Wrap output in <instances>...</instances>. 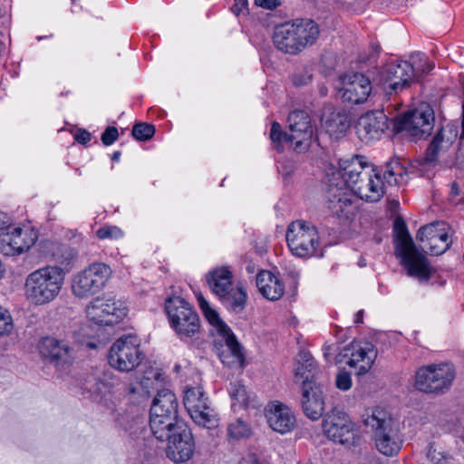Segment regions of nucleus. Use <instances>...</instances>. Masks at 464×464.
Listing matches in <instances>:
<instances>
[{
	"label": "nucleus",
	"mask_w": 464,
	"mask_h": 464,
	"mask_svg": "<svg viewBox=\"0 0 464 464\" xmlns=\"http://www.w3.org/2000/svg\"><path fill=\"white\" fill-rule=\"evenodd\" d=\"M351 350V357L347 364L350 367L357 368V374L367 372L372 368L377 356L373 344L371 343H364L362 344L353 343Z\"/></svg>",
	"instance_id": "28"
},
{
	"label": "nucleus",
	"mask_w": 464,
	"mask_h": 464,
	"mask_svg": "<svg viewBox=\"0 0 464 464\" xmlns=\"http://www.w3.org/2000/svg\"><path fill=\"white\" fill-rule=\"evenodd\" d=\"M449 230L450 227L445 222L435 221L422 226L417 232L416 239L430 255L439 256L449 249L452 243Z\"/></svg>",
	"instance_id": "17"
},
{
	"label": "nucleus",
	"mask_w": 464,
	"mask_h": 464,
	"mask_svg": "<svg viewBox=\"0 0 464 464\" xmlns=\"http://www.w3.org/2000/svg\"><path fill=\"white\" fill-rule=\"evenodd\" d=\"M155 126L150 123L139 122L134 124L131 134L137 140H148L155 134Z\"/></svg>",
	"instance_id": "41"
},
{
	"label": "nucleus",
	"mask_w": 464,
	"mask_h": 464,
	"mask_svg": "<svg viewBox=\"0 0 464 464\" xmlns=\"http://www.w3.org/2000/svg\"><path fill=\"white\" fill-rule=\"evenodd\" d=\"M38 237V230L31 224L8 227L0 233V252L7 256H19L34 246Z\"/></svg>",
	"instance_id": "14"
},
{
	"label": "nucleus",
	"mask_w": 464,
	"mask_h": 464,
	"mask_svg": "<svg viewBox=\"0 0 464 464\" xmlns=\"http://www.w3.org/2000/svg\"><path fill=\"white\" fill-rule=\"evenodd\" d=\"M234 1L235 3L230 8L234 14L239 15L240 14H244L247 11L248 2H244L242 0Z\"/></svg>",
	"instance_id": "51"
},
{
	"label": "nucleus",
	"mask_w": 464,
	"mask_h": 464,
	"mask_svg": "<svg viewBox=\"0 0 464 464\" xmlns=\"http://www.w3.org/2000/svg\"><path fill=\"white\" fill-rule=\"evenodd\" d=\"M256 286L260 294L271 301L279 300L285 293L284 283L270 271L262 270L256 276Z\"/></svg>",
	"instance_id": "30"
},
{
	"label": "nucleus",
	"mask_w": 464,
	"mask_h": 464,
	"mask_svg": "<svg viewBox=\"0 0 464 464\" xmlns=\"http://www.w3.org/2000/svg\"><path fill=\"white\" fill-rule=\"evenodd\" d=\"M462 108H463V111H462V119H461V128H462V132L460 134V140H463L464 139V104L462 105Z\"/></svg>",
	"instance_id": "57"
},
{
	"label": "nucleus",
	"mask_w": 464,
	"mask_h": 464,
	"mask_svg": "<svg viewBox=\"0 0 464 464\" xmlns=\"http://www.w3.org/2000/svg\"><path fill=\"white\" fill-rule=\"evenodd\" d=\"M52 251L53 260L63 266H71L78 256V252L75 248L58 243L52 244Z\"/></svg>",
	"instance_id": "35"
},
{
	"label": "nucleus",
	"mask_w": 464,
	"mask_h": 464,
	"mask_svg": "<svg viewBox=\"0 0 464 464\" xmlns=\"http://www.w3.org/2000/svg\"><path fill=\"white\" fill-rule=\"evenodd\" d=\"M266 417L270 428L281 434L291 432L295 427V416L284 403L273 401L266 409Z\"/></svg>",
	"instance_id": "26"
},
{
	"label": "nucleus",
	"mask_w": 464,
	"mask_h": 464,
	"mask_svg": "<svg viewBox=\"0 0 464 464\" xmlns=\"http://www.w3.org/2000/svg\"><path fill=\"white\" fill-rule=\"evenodd\" d=\"M6 217L4 213L0 212V229H2L6 224Z\"/></svg>",
	"instance_id": "56"
},
{
	"label": "nucleus",
	"mask_w": 464,
	"mask_h": 464,
	"mask_svg": "<svg viewBox=\"0 0 464 464\" xmlns=\"http://www.w3.org/2000/svg\"><path fill=\"white\" fill-rule=\"evenodd\" d=\"M336 387L342 391H348L352 387V378L349 372H341L336 376Z\"/></svg>",
	"instance_id": "47"
},
{
	"label": "nucleus",
	"mask_w": 464,
	"mask_h": 464,
	"mask_svg": "<svg viewBox=\"0 0 464 464\" xmlns=\"http://www.w3.org/2000/svg\"><path fill=\"white\" fill-rule=\"evenodd\" d=\"M394 230L397 234L396 253L414 246L413 241L407 230L404 221L396 218L394 221Z\"/></svg>",
	"instance_id": "37"
},
{
	"label": "nucleus",
	"mask_w": 464,
	"mask_h": 464,
	"mask_svg": "<svg viewBox=\"0 0 464 464\" xmlns=\"http://www.w3.org/2000/svg\"><path fill=\"white\" fill-rule=\"evenodd\" d=\"M415 82V67L408 61L390 62L381 72V82L386 96L397 95Z\"/></svg>",
	"instance_id": "15"
},
{
	"label": "nucleus",
	"mask_w": 464,
	"mask_h": 464,
	"mask_svg": "<svg viewBox=\"0 0 464 464\" xmlns=\"http://www.w3.org/2000/svg\"><path fill=\"white\" fill-rule=\"evenodd\" d=\"M293 83L297 86H304L312 82V74L307 71L295 72L292 76Z\"/></svg>",
	"instance_id": "46"
},
{
	"label": "nucleus",
	"mask_w": 464,
	"mask_h": 464,
	"mask_svg": "<svg viewBox=\"0 0 464 464\" xmlns=\"http://www.w3.org/2000/svg\"><path fill=\"white\" fill-rule=\"evenodd\" d=\"M184 407L194 422L204 428L211 429L218 425V416L209 404L201 386L188 387L184 391Z\"/></svg>",
	"instance_id": "13"
},
{
	"label": "nucleus",
	"mask_w": 464,
	"mask_h": 464,
	"mask_svg": "<svg viewBox=\"0 0 464 464\" xmlns=\"http://www.w3.org/2000/svg\"><path fill=\"white\" fill-rule=\"evenodd\" d=\"M411 61L410 63L415 67V81H419L423 74L434 69V63L430 62L423 53H417L412 56Z\"/></svg>",
	"instance_id": "39"
},
{
	"label": "nucleus",
	"mask_w": 464,
	"mask_h": 464,
	"mask_svg": "<svg viewBox=\"0 0 464 464\" xmlns=\"http://www.w3.org/2000/svg\"><path fill=\"white\" fill-rule=\"evenodd\" d=\"M426 456L434 464H444L448 459V456L443 451L438 450L433 444H430Z\"/></svg>",
	"instance_id": "44"
},
{
	"label": "nucleus",
	"mask_w": 464,
	"mask_h": 464,
	"mask_svg": "<svg viewBox=\"0 0 464 464\" xmlns=\"http://www.w3.org/2000/svg\"><path fill=\"white\" fill-rule=\"evenodd\" d=\"M165 310L169 324L181 340L192 338L200 331V319L193 306L180 296L166 299Z\"/></svg>",
	"instance_id": "6"
},
{
	"label": "nucleus",
	"mask_w": 464,
	"mask_h": 464,
	"mask_svg": "<svg viewBox=\"0 0 464 464\" xmlns=\"http://www.w3.org/2000/svg\"><path fill=\"white\" fill-rule=\"evenodd\" d=\"M363 310H359L356 314H355V318H354V323L356 324H362L363 322Z\"/></svg>",
	"instance_id": "52"
},
{
	"label": "nucleus",
	"mask_w": 464,
	"mask_h": 464,
	"mask_svg": "<svg viewBox=\"0 0 464 464\" xmlns=\"http://www.w3.org/2000/svg\"><path fill=\"white\" fill-rule=\"evenodd\" d=\"M219 335L223 337L227 346V350L219 353V359L222 363L229 367L238 366L244 368L246 356L243 352V347L238 343L231 329L228 328L227 331L221 333Z\"/></svg>",
	"instance_id": "29"
},
{
	"label": "nucleus",
	"mask_w": 464,
	"mask_h": 464,
	"mask_svg": "<svg viewBox=\"0 0 464 464\" xmlns=\"http://www.w3.org/2000/svg\"><path fill=\"white\" fill-rule=\"evenodd\" d=\"M285 239L291 253L298 257L317 256L320 237L315 226L303 219L292 221L286 229Z\"/></svg>",
	"instance_id": "7"
},
{
	"label": "nucleus",
	"mask_w": 464,
	"mask_h": 464,
	"mask_svg": "<svg viewBox=\"0 0 464 464\" xmlns=\"http://www.w3.org/2000/svg\"><path fill=\"white\" fill-rule=\"evenodd\" d=\"M459 194V188L456 182H453L451 184V188H450V195H451V197H456Z\"/></svg>",
	"instance_id": "53"
},
{
	"label": "nucleus",
	"mask_w": 464,
	"mask_h": 464,
	"mask_svg": "<svg viewBox=\"0 0 464 464\" xmlns=\"http://www.w3.org/2000/svg\"><path fill=\"white\" fill-rule=\"evenodd\" d=\"M119 138L118 129L114 126H109L101 135V140L103 145L110 146L113 144Z\"/></svg>",
	"instance_id": "45"
},
{
	"label": "nucleus",
	"mask_w": 464,
	"mask_h": 464,
	"mask_svg": "<svg viewBox=\"0 0 464 464\" xmlns=\"http://www.w3.org/2000/svg\"><path fill=\"white\" fill-rule=\"evenodd\" d=\"M96 237L102 240H117L123 237V232L116 226H104L96 230Z\"/></svg>",
	"instance_id": "42"
},
{
	"label": "nucleus",
	"mask_w": 464,
	"mask_h": 464,
	"mask_svg": "<svg viewBox=\"0 0 464 464\" xmlns=\"http://www.w3.org/2000/svg\"><path fill=\"white\" fill-rule=\"evenodd\" d=\"M269 138L272 141L274 148L279 152L284 151V145L289 144L291 146V139L289 131L285 132L282 126L277 121H273L271 124Z\"/></svg>",
	"instance_id": "36"
},
{
	"label": "nucleus",
	"mask_w": 464,
	"mask_h": 464,
	"mask_svg": "<svg viewBox=\"0 0 464 464\" xmlns=\"http://www.w3.org/2000/svg\"><path fill=\"white\" fill-rule=\"evenodd\" d=\"M206 281L213 294L234 313H241L246 304L247 295L241 284H233V273L228 266L214 268L206 275Z\"/></svg>",
	"instance_id": "5"
},
{
	"label": "nucleus",
	"mask_w": 464,
	"mask_h": 464,
	"mask_svg": "<svg viewBox=\"0 0 464 464\" xmlns=\"http://www.w3.org/2000/svg\"><path fill=\"white\" fill-rule=\"evenodd\" d=\"M13 329V321L8 311L0 306V335L8 334Z\"/></svg>",
	"instance_id": "43"
},
{
	"label": "nucleus",
	"mask_w": 464,
	"mask_h": 464,
	"mask_svg": "<svg viewBox=\"0 0 464 464\" xmlns=\"http://www.w3.org/2000/svg\"><path fill=\"white\" fill-rule=\"evenodd\" d=\"M291 147L302 151L310 146L314 129L310 116L304 111H294L287 118Z\"/></svg>",
	"instance_id": "20"
},
{
	"label": "nucleus",
	"mask_w": 464,
	"mask_h": 464,
	"mask_svg": "<svg viewBox=\"0 0 464 464\" xmlns=\"http://www.w3.org/2000/svg\"><path fill=\"white\" fill-rule=\"evenodd\" d=\"M197 300L205 318L211 325L216 327L218 334L228 330L229 327L220 319L218 312L210 307L208 302L201 294L197 295Z\"/></svg>",
	"instance_id": "34"
},
{
	"label": "nucleus",
	"mask_w": 464,
	"mask_h": 464,
	"mask_svg": "<svg viewBox=\"0 0 464 464\" xmlns=\"http://www.w3.org/2000/svg\"><path fill=\"white\" fill-rule=\"evenodd\" d=\"M65 274L61 266H46L30 273L25 280L26 298L36 305L53 301L64 284Z\"/></svg>",
	"instance_id": "3"
},
{
	"label": "nucleus",
	"mask_w": 464,
	"mask_h": 464,
	"mask_svg": "<svg viewBox=\"0 0 464 464\" xmlns=\"http://www.w3.org/2000/svg\"><path fill=\"white\" fill-rule=\"evenodd\" d=\"M178 407L179 403L175 393L169 389H162L154 398L150 411L178 417Z\"/></svg>",
	"instance_id": "33"
},
{
	"label": "nucleus",
	"mask_w": 464,
	"mask_h": 464,
	"mask_svg": "<svg viewBox=\"0 0 464 464\" xmlns=\"http://www.w3.org/2000/svg\"><path fill=\"white\" fill-rule=\"evenodd\" d=\"M332 349V346L331 345H325L324 347V357L326 358L327 361H331V358H330V350Z\"/></svg>",
	"instance_id": "54"
},
{
	"label": "nucleus",
	"mask_w": 464,
	"mask_h": 464,
	"mask_svg": "<svg viewBox=\"0 0 464 464\" xmlns=\"http://www.w3.org/2000/svg\"><path fill=\"white\" fill-rule=\"evenodd\" d=\"M121 155V151H119V150L114 151V152L112 153V155H111V160H112V161L117 162V161H119V160H120Z\"/></svg>",
	"instance_id": "55"
},
{
	"label": "nucleus",
	"mask_w": 464,
	"mask_h": 464,
	"mask_svg": "<svg viewBox=\"0 0 464 464\" xmlns=\"http://www.w3.org/2000/svg\"><path fill=\"white\" fill-rule=\"evenodd\" d=\"M322 426L327 438L334 442L351 447L359 440L355 423L346 412L336 408L324 416Z\"/></svg>",
	"instance_id": "12"
},
{
	"label": "nucleus",
	"mask_w": 464,
	"mask_h": 464,
	"mask_svg": "<svg viewBox=\"0 0 464 464\" xmlns=\"http://www.w3.org/2000/svg\"><path fill=\"white\" fill-rule=\"evenodd\" d=\"M255 4L264 9L274 10L281 5V2L280 0H255Z\"/></svg>",
	"instance_id": "50"
},
{
	"label": "nucleus",
	"mask_w": 464,
	"mask_h": 464,
	"mask_svg": "<svg viewBox=\"0 0 464 464\" xmlns=\"http://www.w3.org/2000/svg\"><path fill=\"white\" fill-rule=\"evenodd\" d=\"M455 371L449 363L429 364L420 367L415 373V387L425 393H443L452 384Z\"/></svg>",
	"instance_id": "9"
},
{
	"label": "nucleus",
	"mask_w": 464,
	"mask_h": 464,
	"mask_svg": "<svg viewBox=\"0 0 464 464\" xmlns=\"http://www.w3.org/2000/svg\"><path fill=\"white\" fill-rule=\"evenodd\" d=\"M74 140L81 144H86L91 141L92 134L85 129H78L74 134Z\"/></svg>",
	"instance_id": "49"
},
{
	"label": "nucleus",
	"mask_w": 464,
	"mask_h": 464,
	"mask_svg": "<svg viewBox=\"0 0 464 464\" xmlns=\"http://www.w3.org/2000/svg\"><path fill=\"white\" fill-rule=\"evenodd\" d=\"M434 122L432 108L424 104L398 117L395 129L398 132H404L413 140H418L427 138L431 133Z\"/></svg>",
	"instance_id": "11"
},
{
	"label": "nucleus",
	"mask_w": 464,
	"mask_h": 464,
	"mask_svg": "<svg viewBox=\"0 0 464 464\" xmlns=\"http://www.w3.org/2000/svg\"><path fill=\"white\" fill-rule=\"evenodd\" d=\"M167 456L176 463L189 460L195 451V441L190 429L186 423H179L174 433L168 436Z\"/></svg>",
	"instance_id": "18"
},
{
	"label": "nucleus",
	"mask_w": 464,
	"mask_h": 464,
	"mask_svg": "<svg viewBox=\"0 0 464 464\" xmlns=\"http://www.w3.org/2000/svg\"><path fill=\"white\" fill-rule=\"evenodd\" d=\"M227 434L229 438L238 440L248 438L251 434V429L246 422L237 419L228 425Z\"/></svg>",
	"instance_id": "40"
},
{
	"label": "nucleus",
	"mask_w": 464,
	"mask_h": 464,
	"mask_svg": "<svg viewBox=\"0 0 464 464\" xmlns=\"http://www.w3.org/2000/svg\"><path fill=\"white\" fill-rule=\"evenodd\" d=\"M362 422L374 442L376 450L387 457L396 456L403 445V435L392 415L384 408L368 409L362 415Z\"/></svg>",
	"instance_id": "1"
},
{
	"label": "nucleus",
	"mask_w": 464,
	"mask_h": 464,
	"mask_svg": "<svg viewBox=\"0 0 464 464\" xmlns=\"http://www.w3.org/2000/svg\"><path fill=\"white\" fill-rule=\"evenodd\" d=\"M353 194L345 187V183L330 179L325 191V203L329 212L333 216L348 218L353 210Z\"/></svg>",
	"instance_id": "19"
},
{
	"label": "nucleus",
	"mask_w": 464,
	"mask_h": 464,
	"mask_svg": "<svg viewBox=\"0 0 464 464\" xmlns=\"http://www.w3.org/2000/svg\"><path fill=\"white\" fill-rule=\"evenodd\" d=\"M406 174L405 168L399 160H392L385 166L383 177L374 172L365 173L362 179L358 182L353 181V189L352 192L361 199L369 202H376L384 195L385 185L396 186L404 179Z\"/></svg>",
	"instance_id": "4"
},
{
	"label": "nucleus",
	"mask_w": 464,
	"mask_h": 464,
	"mask_svg": "<svg viewBox=\"0 0 464 464\" xmlns=\"http://www.w3.org/2000/svg\"><path fill=\"white\" fill-rule=\"evenodd\" d=\"M88 319L97 324L113 325L127 315V307L114 299L95 298L86 306Z\"/></svg>",
	"instance_id": "16"
},
{
	"label": "nucleus",
	"mask_w": 464,
	"mask_h": 464,
	"mask_svg": "<svg viewBox=\"0 0 464 464\" xmlns=\"http://www.w3.org/2000/svg\"><path fill=\"white\" fill-rule=\"evenodd\" d=\"M40 354L58 368H65L74 361L73 349L64 341L44 337L39 343Z\"/></svg>",
	"instance_id": "23"
},
{
	"label": "nucleus",
	"mask_w": 464,
	"mask_h": 464,
	"mask_svg": "<svg viewBox=\"0 0 464 464\" xmlns=\"http://www.w3.org/2000/svg\"><path fill=\"white\" fill-rule=\"evenodd\" d=\"M136 391H137V389H136V387H134V386H130V387L128 388V392H129L130 394L135 393V392H136Z\"/></svg>",
	"instance_id": "58"
},
{
	"label": "nucleus",
	"mask_w": 464,
	"mask_h": 464,
	"mask_svg": "<svg viewBox=\"0 0 464 464\" xmlns=\"http://www.w3.org/2000/svg\"><path fill=\"white\" fill-rule=\"evenodd\" d=\"M302 409L305 416L313 420L320 419L324 410L323 389L320 384L302 388Z\"/></svg>",
	"instance_id": "27"
},
{
	"label": "nucleus",
	"mask_w": 464,
	"mask_h": 464,
	"mask_svg": "<svg viewBox=\"0 0 464 464\" xmlns=\"http://www.w3.org/2000/svg\"><path fill=\"white\" fill-rule=\"evenodd\" d=\"M230 395L238 401H244L246 399V391L244 386L239 383L233 384V388L230 390Z\"/></svg>",
	"instance_id": "48"
},
{
	"label": "nucleus",
	"mask_w": 464,
	"mask_h": 464,
	"mask_svg": "<svg viewBox=\"0 0 464 464\" xmlns=\"http://www.w3.org/2000/svg\"><path fill=\"white\" fill-rule=\"evenodd\" d=\"M111 268L104 263H92L73 276L72 293L81 299L89 298L99 293L111 276Z\"/></svg>",
	"instance_id": "8"
},
{
	"label": "nucleus",
	"mask_w": 464,
	"mask_h": 464,
	"mask_svg": "<svg viewBox=\"0 0 464 464\" xmlns=\"http://www.w3.org/2000/svg\"><path fill=\"white\" fill-rule=\"evenodd\" d=\"M340 169L333 173L331 179L336 182L345 183L351 191L353 189V181L362 179L365 173L374 172L372 166L368 164L362 156L356 155L350 160H342L339 162Z\"/></svg>",
	"instance_id": "22"
},
{
	"label": "nucleus",
	"mask_w": 464,
	"mask_h": 464,
	"mask_svg": "<svg viewBox=\"0 0 464 464\" xmlns=\"http://www.w3.org/2000/svg\"><path fill=\"white\" fill-rule=\"evenodd\" d=\"M444 143H447V141L444 140L443 136V129L439 130V131L435 134L432 140L429 144L425 156H424V162L426 163H431L435 162L438 159V155L440 151L443 149Z\"/></svg>",
	"instance_id": "38"
},
{
	"label": "nucleus",
	"mask_w": 464,
	"mask_h": 464,
	"mask_svg": "<svg viewBox=\"0 0 464 464\" xmlns=\"http://www.w3.org/2000/svg\"><path fill=\"white\" fill-rule=\"evenodd\" d=\"M387 121L388 118L382 111H369L362 115L356 125L360 140L369 142L380 139L388 128Z\"/></svg>",
	"instance_id": "24"
},
{
	"label": "nucleus",
	"mask_w": 464,
	"mask_h": 464,
	"mask_svg": "<svg viewBox=\"0 0 464 464\" xmlns=\"http://www.w3.org/2000/svg\"><path fill=\"white\" fill-rule=\"evenodd\" d=\"M179 423H184L178 420V417L150 411V426L154 437L161 441L166 440L168 436L174 433Z\"/></svg>",
	"instance_id": "31"
},
{
	"label": "nucleus",
	"mask_w": 464,
	"mask_h": 464,
	"mask_svg": "<svg viewBox=\"0 0 464 464\" xmlns=\"http://www.w3.org/2000/svg\"><path fill=\"white\" fill-rule=\"evenodd\" d=\"M315 361L310 353L302 351L298 353L297 364L295 371V381L302 383V388L316 383L314 375L316 372Z\"/></svg>",
	"instance_id": "32"
},
{
	"label": "nucleus",
	"mask_w": 464,
	"mask_h": 464,
	"mask_svg": "<svg viewBox=\"0 0 464 464\" xmlns=\"http://www.w3.org/2000/svg\"><path fill=\"white\" fill-rule=\"evenodd\" d=\"M143 354L140 340L136 335H123L117 339L110 348L108 362L110 365L123 372L136 369L141 362Z\"/></svg>",
	"instance_id": "10"
},
{
	"label": "nucleus",
	"mask_w": 464,
	"mask_h": 464,
	"mask_svg": "<svg viewBox=\"0 0 464 464\" xmlns=\"http://www.w3.org/2000/svg\"><path fill=\"white\" fill-rule=\"evenodd\" d=\"M341 82L339 93L343 102L351 104L365 102L372 90L370 79L359 72L344 74L341 77Z\"/></svg>",
	"instance_id": "21"
},
{
	"label": "nucleus",
	"mask_w": 464,
	"mask_h": 464,
	"mask_svg": "<svg viewBox=\"0 0 464 464\" xmlns=\"http://www.w3.org/2000/svg\"><path fill=\"white\" fill-rule=\"evenodd\" d=\"M320 34L318 24L311 19H295L276 26L275 46L285 53L297 54L314 44Z\"/></svg>",
	"instance_id": "2"
},
{
	"label": "nucleus",
	"mask_w": 464,
	"mask_h": 464,
	"mask_svg": "<svg viewBox=\"0 0 464 464\" xmlns=\"http://www.w3.org/2000/svg\"><path fill=\"white\" fill-rule=\"evenodd\" d=\"M401 258V264L407 269V273L411 276L417 277L420 281H429L432 268L427 257L420 253L415 246L396 253Z\"/></svg>",
	"instance_id": "25"
},
{
	"label": "nucleus",
	"mask_w": 464,
	"mask_h": 464,
	"mask_svg": "<svg viewBox=\"0 0 464 464\" xmlns=\"http://www.w3.org/2000/svg\"><path fill=\"white\" fill-rule=\"evenodd\" d=\"M71 2H72V5H76V3L78 2V0H71Z\"/></svg>",
	"instance_id": "59"
}]
</instances>
